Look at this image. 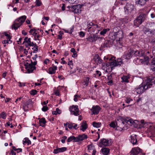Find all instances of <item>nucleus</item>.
<instances>
[{
	"instance_id": "34",
	"label": "nucleus",
	"mask_w": 155,
	"mask_h": 155,
	"mask_svg": "<svg viewBox=\"0 0 155 155\" xmlns=\"http://www.w3.org/2000/svg\"><path fill=\"white\" fill-rule=\"evenodd\" d=\"M144 31L145 34H153L151 32V30L150 28H144Z\"/></svg>"
},
{
	"instance_id": "2",
	"label": "nucleus",
	"mask_w": 155,
	"mask_h": 155,
	"mask_svg": "<svg viewBox=\"0 0 155 155\" xmlns=\"http://www.w3.org/2000/svg\"><path fill=\"white\" fill-rule=\"evenodd\" d=\"M118 119L117 120L116 122L117 125L116 129L117 130L121 131L124 129V126L125 123H127L131 125H133L134 126L135 125V123L134 122V121L133 119L130 117H127L124 119H123L121 117H119V119Z\"/></svg>"
},
{
	"instance_id": "57",
	"label": "nucleus",
	"mask_w": 155,
	"mask_h": 155,
	"mask_svg": "<svg viewBox=\"0 0 155 155\" xmlns=\"http://www.w3.org/2000/svg\"><path fill=\"white\" fill-rule=\"evenodd\" d=\"M150 77H153V78H154V79L153 80L152 82H153L154 84H155V74H153L152 75L150 76Z\"/></svg>"
},
{
	"instance_id": "37",
	"label": "nucleus",
	"mask_w": 155,
	"mask_h": 155,
	"mask_svg": "<svg viewBox=\"0 0 155 155\" xmlns=\"http://www.w3.org/2000/svg\"><path fill=\"white\" fill-rule=\"evenodd\" d=\"M110 30V29L109 28H106L104 29L102 31H101L100 34L101 35H104L105 34L106 32L109 31Z\"/></svg>"
},
{
	"instance_id": "56",
	"label": "nucleus",
	"mask_w": 155,
	"mask_h": 155,
	"mask_svg": "<svg viewBox=\"0 0 155 155\" xmlns=\"http://www.w3.org/2000/svg\"><path fill=\"white\" fill-rule=\"evenodd\" d=\"M74 101L75 102H77L78 101V98L80 97L77 95H75L74 96Z\"/></svg>"
},
{
	"instance_id": "52",
	"label": "nucleus",
	"mask_w": 155,
	"mask_h": 155,
	"mask_svg": "<svg viewBox=\"0 0 155 155\" xmlns=\"http://www.w3.org/2000/svg\"><path fill=\"white\" fill-rule=\"evenodd\" d=\"M74 124V123H68V127L69 129H71L73 128Z\"/></svg>"
},
{
	"instance_id": "25",
	"label": "nucleus",
	"mask_w": 155,
	"mask_h": 155,
	"mask_svg": "<svg viewBox=\"0 0 155 155\" xmlns=\"http://www.w3.org/2000/svg\"><path fill=\"white\" fill-rule=\"evenodd\" d=\"M109 149L106 148H102L101 150L102 153L104 155H107L109 152Z\"/></svg>"
},
{
	"instance_id": "12",
	"label": "nucleus",
	"mask_w": 155,
	"mask_h": 155,
	"mask_svg": "<svg viewBox=\"0 0 155 155\" xmlns=\"http://www.w3.org/2000/svg\"><path fill=\"white\" fill-rule=\"evenodd\" d=\"M141 150L138 147L133 148L130 151V155H137L141 151Z\"/></svg>"
},
{
	"instance_id": "16",
	"label": "nucleus",
	"mask_w": 155,
	"mask_h": 155,
	"mask_svg": "<svg viewBox=\"0 0 155 155\" xmlns=\"http://www.w3.org/2000/svg\"><path fill=\"white\" fill-rule=\"evenodd\" d=\"M100 110V107L98 106H93L91 110L93 112V114H97Z\"/></svg>"
},
{
	"instance_id": "59",
	"label": "nucleus",
	"mask_w": 155,
	"mask_h": 155,
	"mask_svg": "<svg viewBox=\"0 0 155 155\" xmlns=\"http://www.w3.org/2000/svg\"><path fill=\"white\" fill-rule=\"evenodd\" d=\"M63 139L61 140V141L62 143H64L65 142V140L67 139V137L64 136L63 137Z\"/></svg>"
},
{
	"instance_id": "10",
	"label": "nucleus",
	"mask_w": 155,
	"mask_h": 155,
	"mask_svg": "<svg viewBox=\"0 0 155 155\" xmlns=\"http://www.w3.org/2000/svg\"><path fill=\"white\" fill-rule=\"evenodd\" d=\"M81 6L80 5H73L71 6L72 11L76 13H80L81 11Z\"/></svg>"
},
{
	"instance_id": "50",
	"label": "nucleus",
	"mask_w": 155,
	"mask_h": 155,
	"mask_svg": "<svg viewBox=\"0 0 155 155\" xmlns=\"http://www.w3.org/2000/svg\"><path fill=\"white\" fill-rule=\"evenodd\" d=\"M9 41L10 42V43H11L12 42V41H9V40H5L2 41V43L4 44H7L9 43Z\"/></svg>"
},
{
	"instance_id": "22",
	"label": "nucleus",
	"mask_w": 155,
	"mask_h": 155,
	"mask_svg": "<svg viewBox=\"0 0 155 155\" xmlns=\"http://www.w3.org/2000/svg\"><path fill=\"white\" fill-rule=\"evenodd\" d=\"M148 0H136V4L140 5H143Z\"/></svg>"
},
{
	"instance_id": "29",
	"label": "nucleus",
	"mask_w": 155,
	"mask_h": 155,
	"mask_svg": "<svg viewBox=\"0 0 155 155\" xmlns=\"http://www.w3.org/2000/svg\"><path fill=\"white\" fill-rule=\"evenodd\" d=\"M46 121L44 118H42L39 120L40 125L42 127H44L46 123Z\"/></svg>"
},
{
	"instance_id": "40",
	"label": "nucleus",
	"mask_w": 155,
	"mask_h": 155,
	"mask_svg": "<svg viewBox=\"0 0 155 155\" xmlns=\"http://www.w3.org/2000/svg\"><path fill=\"white\" fill-rule=\"evenodd\" d=\"M94 25V24L92 22H91L89 23L87 25V28L89 30L92 27V26ZM89 31V30H88Z\"/></svg>"
},
{
	"instance_id": "26",
	"label": "nucleus",
	"mask_w": 155,
	"mask_h": 155,
	"mask_svg": "<svg viewBox=\"0 0 155 155\" xmlns=\"http://www.w3.org/2000/svg\"><path fill=\"white\" fill-rule=\"evenodd\" d=\"M134 55L137 56H141L143 55V52L137 50L134 51Z\"/></svg>"
},
{
	"instance_id": "32",
	"label": "nucleus",
	"mask_w": 155,
	"mask_h": 155,
	"mask_svg": "<svg viewBox=\"0 0 155 155\" xmlns=\"http://www.w3.org/2000/svg\"><path fill=\"white\" fill-rule=\"evenodd\" d=\"M23 142L24 144L25 143H27L28 145H29L31 144V142L30 140H29L28 138H25L23 140Z\"/></svg>"
},
{
	"instance_id": "20",
	"label": "nucleus",
	"mask_w": 155,
	"mask_h": 155,
	"mask_svg": "<svg viewBox=\"0 0 155 155\" xmlns=\"http://www.w3.org/2000/svg\"><path fill=\"white\" fill-rule=\"evenodd\" d=\"M66 150L67 148L66 147H63L54 149L53 152L54 153L57 154L60 152H62L65 151Z\"/></svg>"
},
{
	"instance_id": "63",
	"label": "nucleus",
	"mask_w": 155,
	"mask_h": 155,
	"mask_svg": "<svg viewBox=\"0 0 155 155\" xmlns=\"http://www.w3.org/2000/svg\"><path fill=\"white\" fill-rule=\"evenodd\" d=\"M152 53L153 56H154V58H153L155 59V48H153L152 50Z\"/></svg>"
},
{
	"instance_id": "5",
	"label": "nucleus",
	"mask_w": 155,
	"mask_h": 155,
	"mask_svg": "<svg viewBox=\"0 0 155 155\" xmlns=\"http://www.w3.org/2000/svg\"><path fill=\"white\" fill-rule=\"evenodd\" d=\"M145 19L144 15L143 14L140 15L134 21V25L137 27H138L142 24L143 21Z\"/></svg>"
},
{
	"instance_id": "38",
	"label": "nucleus",
	"mask_w": 155,
	"mask_h": 155,
	"mask_svg": "<svg viewBox=\"0 0 155 155\" xmlns=\"http://www.w3.org/2000/svg\"><path fill=\"white\" fill-rule=\"evenodd\" d=\"M94 26L92 27V29H94V30H93V32H94V29L96 28H97V30L98 31V32H99V31H100V29H101V28H100L99 27H98V26L97 25H93Z\"/></svg>"
},
{
	"instance_id": "17",
	"label": "nucleus",
	"mask_w": 155,
	"mask_h": 155,
	"mask_svg": "<svg viewBox=\"0 0 155 155\" xmlns=\"http://www.w3.org/2000/svg\"><path fill=\"white\" fill-rule=\"evenodd\" d=\"M87 137L86 135L83 134L82 135H80L76 137L77 142L80 141H82L85 139H86Z\"/></svg>"
},
{
	"instance_id": "7",
	"label": "nucleus",
	"mask_w": 155,
	"mask_h": 155,
	"mask_svg": "<svg viewBox=\"0 0 155 155\" xmlns=\"http://www.w3.org/2000/svg\"><path fill=\"white\" fill-rule=\"evenodd\" d=\"M134 9V5L127 3L124 8L125 12L126 14H129L131 13Z\"/></svg>"
},
{
	"instance_id": "31",
	"label": "nucleus",
	"mask_w": 155,
	"mask_h": 155,
	"mask_svg": "<svg viewBox=\"0 0 155 155\" xmlns=\"http://www.w3.org/2000/svg\"><path fill=\"white\" fill-rule=\"evenodd\" d=\"M89 81V78L88 77L85 78L84 79V81L83 84L85 86H87L88 84Z\"/></svg>"
},
{
	"instance_id": "44",
	"label": "nucleus",
	"mask_w": 155,
	"mask_h": 155,
	"mask_svg": "<svg viewBox=\"0 0 155 155\" xmlns=\"http://www.w3.org/2000/svg\"><path fill=\"white\" fill-rule=\"evenodd\" d=\"M35 3L36 5L38 6H40L41 4V2L39 0H36Z\"/></svg>"
},
{
	"instance_id": "23",
	"label": "nucleus",
	"mask_w": 155,
	"mask_h": 155,
	"mask_svg": "<svg viewBox=\"0 0 155 155\" xmlns=\"http://www.w3.org/2000/svg\"><path fill=\"white\" fill-rule=\"evenodd\" d=\"M129 77L128 75H123L121 77V82L128 83L129 82Z\"/></svg>"
},
{
	"instance_id": "15",
	"label": "nucleus",
	"mask_w": 155,
	"mask_h": 155,
	"mask_svg": "<svg viewBox=\"0 0 155 155\" xmlns=\"http://www.w3.org/2000/svg\"><path fill=\"white\" fill-rule=\"evenodd\" d=\"M19 18L16 19L14 22V24L12 26V29L14 28L15 30L17 29L19 27Z\"/></svg>"
},
{
	"instance_id": "19",
	"label": "nucleus",
	"mask_w": 155,
	"mask_h": 155,
	"mask_svg": "<svg viewBox=\"0 0 155 155\" xmlns=\"http://www.w3.org/2000/svg\"><path fill=\"white\" fill-rule=\"evenodd\" d=\"M87 128V125L86 124V121H83L81 123V126L80 127V130L84 132Z\"/></svg>"
},
{
	"instance_id": "36",
	"label": "nucleus",
	"mask_w": 155,
	"mask_h": 155,
	"mask_svg": "<svg viewBox=\"0 0 155 155\" xmlns=\"http://www.w3.org/2000/svg\"><path fill=\"white\" fill-rule=\"evenodd\" d=\"M61 113V110L58 108H57L55 111H52V113L53 114L57 115V114H60Z\"/></svg>"
},
{
	"instance_id": "54",
	"label": "nucleus",
	"mask_w": 155,
	"mask_h": 155,
	"mask_svg": "<svg viewBox=\"0 0 155 155\" xmlns=\"http://www.w3.org/2000/svg\"><path fill=\"white\" fill-rule=\"evenodd\" d=\"M65 32L66 33H68L69 34H71L73 31V29L72 28L70 29L69 30H64Z\"/></svg>"
},
{
	"instance_id": "11",
	"label": "nucleus",
	"mask_w": 155,
	"mask_h": 155,
	"mask_svg": "<svg viewBox=\"0 0 155 155\" xmlns=\"http://www.w3.org/2000/svg\"><path fill=\"white\" fill-rule=\"evenodd\" d=\"M99 144V146L100 147H106L109 145L108 140L105 139H103L101 140Z\"/></svg>"
},
{
	"instance_id": "41",
	"label": "nucleus",
	"mask_w": 155,
	"mask_h": 155,
	"mask_svg": "<svg viewBox=\"0 0 155 155\" xmlns=\"http://www.w3.org/2000/svg\"><path fill=\"white\" fill-rule=\"evenodd\" d=\"M109 42L108 41H105V42L104 43L103 45V47L104 48H107L109 46Z\"/></svg>"
},
{
	"instance_id": "30",
	"label": "nucleus",
	"mask_w": 155,
	"mask_h": 155,
	"mask_svg": "<svg viewBox=\"0 0 155 155\" xmlns=\"http://www.w3.org/2000/svg\"><path fill=\"white\" fill-rule=\"evenodd\" d=\"M26 18V17L25 15H23L20 17V26L22 25Z\"/></svg>"
},
{
	"instance_id": "49",
	"label": "nucleus",
	"mask_w": 155,
	"mask_h": 155,
	"mask_svg": "<svg viewBox=\"0 0 155 155\" xmlns=\"http://www.w3.org/2000/svg\"><path fill=\"white\" fill-rule=\"evenodd\" d=\"M33 46H34V51L35 52L36 51H38V46H37L36 44H35V45Z\"/></svg>"
},
{
	"instance_id": "18",
	"label": "nucleus",
	"mask_w": 155,
	"mask_h": 155,
	"mask_svg": "<svg viewBox=\"0 0 155 155\" xmlns=\"http://www.w3.org/2000/svg\"><path fill=\"white\" fill-rule=\"evenodd\" d=\"M57 69V66H55L53 64H52V67H50L49 68L48 73L51 74H54L55 72V70Z\"/></svg>"
},
{
	"instance_id": "3",
	"label": "nucleus",
	"mask_w": 155,
	"mask_h": 155,
	"mask_svg": "<svg viewBox=\"0 0 155 155\" xmlns=\"http://www.w3.org/2000/svg\"><path fill=\"white\" fill-rule=\"evenodd\" d=\"M37 61H36L33 62L31 61V64H27V65L25 64H24L25 66V68L23 67H21L20 65V67L21 68V71L25 73L24 72V69H26L28 73H32L33 70L35 69L36 67L35 66L37 64Z\"/></svg>"
},
{
	"instance_id": "51",
	"label": "nucleus",
	"mask_w": 155,
	"mask_h": 155,
	"mask_svg": "<svg viewBox=\"0 0 155 155\" xmlns=\"http://www.w3.org/2000/svg\"><path fill=\"white\" fill-rule=\"evenodd\" d=\"M97 61L98 63L99 64H100L102 62V60L99 57V56L98 55L97 56Z\"/></svg>"
},
{
	"instance_id": "24",
	"label": "nucleus",
	"mask_w": 155,
	"mask_h": 155,
	"mask_svg": "<svg viewBox=\"0 0 155 155\" xmlns=\"http://www.w3.org/2000/svg\"><path fill=\"white\" fill-rule=\"evenodd\" d=\"M150 67L151 70L155 71V59L154 58H153Z\"/></svg>"
},
{
	"instance_id": "45",
	"label": "nucleus",
	"mask_w": 155,
	"mask_h": 155,
	"mask_svg": "<svg viewBox=\"0 0 155 155\" xmlns=\"http://www.w3.org/2000/svg\"><path fill=\"white\" fill-rule=\"evenodd\" d=\"M30 93L32 95H35L36 94L37 91L35 90H33L30 91Z\"/></svg>"
},
{
	"instance_id": "33",
	"label": "nucleus",
	"mask_w": 155,
	"mask_h": 155,
	"mask_svg": "<svg viewBox=\"0 0 155 155\" xmlns=\"http://www.w3.org/2000/svg\"><path fill=\"white\" fill-rule=\"evenodd\" d=\"M88 149L90 151L93 150L92 153L94 152V151L96 150L95 149L94 146L92 144H91L88 146Z\"/></svg>"
},
{
	"instance_id": "35",
	"label": "nucleus",
	"mask_w": 155,
	"mask_h": 155,
	"mask_svg": "<svg viewBox=\"0 0 155 155\" xmlns=\"http://www.w3.org/2000/svg\"><path fill=\"white\" fill-rule=\"evenodd\" d=\"M101 123H96L95 122H94L93 123V126L97 128H98L101 127Z\"/></svg>"
},
{
	"instance_id": "9",
	"label": "nucleus",
	"mask_w": 155,
	"mask_h": 155,
	"mask_svg": "<svg viewBox=\"0 0 155 155\" xmlns=\"http://www.w3.org/2000/svg\"><path fill=\"white\" fill-rule=\"evenodd\" d=\"M69 110L71 112V114L78 116L79 115V110L78 106H74L70 107Z\"/></svg>"
},
{
	"instance_id": "48",
	"label": "nucleus",
	"mask_w": 155,
	"mask_h": 155,
	"mask_svg": "<svg viewBox=\"0 0 155 155\" xmlns=\"http://www.w3.org/2000/svg\"><path fill=\"white\" fill-rule=\"evenodd\" d=\"M6 116V114L5 112H2L1 114L0 117L4 119L5 118Z\"/></svg>"
},
{
	"instance_id": "47",
	"label": "nucleus",
	"mask_w": 155,
	"mask_h": 155,
	"mask_svg": "<svg viewBox=\"0 0 155 155\" xmlns=\"http://www.w3.org/2000/svg\"><path fill=\"white\" fill-rule=\"evenodd\" d=\"M36 31L35 29H31L29 31V33L31 34L32 35H35V32Z\"/></svg>"
},
{
	"instance_id": "27",
	"label": "nucleus",
	"mask_w": 155,
	"mask_h": 155,
	"mask_svg": "<svg viewBox=\"0 0 155 155\" xmlns=\"http://www.w3.org/2000/svg\"><path fill=\"white\" fill-rule=\"evenodd\" d=\"M76 140V137H75L74 136H72L68 138L67 140V142H69L73 141L74 142H77Z\"/></svg>"
},
{
	"instance_id": "46",
	"label": "nucleus",
	"mask_w": 155,
	"mask_h": 155,
	"mask_svg": "<svg viewBox=\"0 0 155 155\" xmlns=\"http://www.w3.org/2000/svg\"><path fill=\"white\" fill-rule=\"evenodd\" d=\"M137 103L138 105H140L141 104L142 102V98H139L137 100Z\"/></svg>"
},
{
	"instance_id": "13",
	"label": "nucleus",
	"mask_w": 155,
	"mask_h": 155,
	"mask_svg": "<svg viewBox=\"0 0 155 155\" xmlns=\"http://www.w3.org/2000/svg\"><path fill=\"white\" fill-rule=\"evenodd\" d=\"M29 105H32V102L31 100L28 99L26 102L24 103L22 105L23 109L25 111L27 110L28 107V106Z\"/></svg>"
},
{
	"instance_id": "64",
	"label": "nucleus",
	"mask_w": 155,
	"mask_h": 155,
	"mask_svg": "<svg viewBox=\"0 0 155 155\" xmlns=\"http://www.w3.org/2000/svg\"><path fill=\"white\" fill-rule=\"evenodd\" d=\"M73 61H70L68 63V65H69L70 67H71V69L72 68L71 67V65L72 66H73V63H72Z\"/></svg>"
},
{
	"instance_id": "28",
	"label": "nucleus",
	"mask_w": 155,
	"mask_h": 155,
	"mask_svg": "<svg viewBox=\"0 0 155 155\" xmlns=\"http://www.w3.org/2000/svg\"><path fill=\"white\" fill-rule=\"evenodd\" d=\"M150 29L151 30V32L153 33L154 31H155V23H152L150 24Z\"/></svg>"
},
{
	"instance_id": "6",
	"label": "nucleus",
	"mask_w": 155,
	"mask_h": 155,
	"mask_svg": "<svg viewBox=\"0 0 155 155\" xmlns=\"http://www.w3.org/2000/svg\"><path fill=\"white\" fill-rule=\"evenodd\" d=\"M86 39L90 42H94L97 40H99V41L100 42L102 40L103 38L96 35H93L89 36L86 38Z\"/></svg>"
},
{
	"instance_id": "4",
	"label": "nucleus",
	"mask_w": 155,
	"mask_h": 155,
	"mask_svg": "<svg viewBox=\"0 0 155 155\" xmlns=\"http://www.w3.org/2000/svg\"><path fill=\"white\" fill-rule=\"evenodd\" d=\"M110 62L108 63V65H110L111 67V68L112 67H115L118 65H121L122 63V60L120 58L118 59L117 60L113 59V58H109Z\"/></svg>"
},
{
	"instance_id": "43",
	"label": "nucleus",
	"mask_w": 155,
	"mask_h": 155,
	"mask_svg": "<svg viewBox=\"0 0 155 155\" xmlns=\"http://www.w3.org/2000/svg\"><path fill=\"white\" fill-rule=\"evenodd\" d=\"M110 126L114 128L116 127V124L115 122L114 121H112L109 124Z\"/></svg>"
},
{
	"instance_id": "60",
	"label": "nucleus",
	"mask_w": 155,
	"mask_h": 155,
	"mask_svg": "<svg viewBox=\"0 0 155 155\" xmlns=\"http://www.w3.org/2000/svg\"><path fill=\"white\" fill-rule=\"evenodd\" d=\"M48 108L46 106H44L42 108V110L44 111H46L48 110Z\"/></svg>"
},
{
	"instance_id": "42",
	"label": "nucleus",
	"mask_w": 155,
	"mask_h": 155,
	"mask_svg": "<svg viewBox=\"0 0 155 155\" xmlns=\"http://www.w3.org/2000/svg\"><path fill=\"white\" fill-rule=\"evenodd\" d=\"M121 38H119V40L117 41V46H118L119 48H121L122 47V43L121 42L120 39Z\"/></svg>"
},
{
	"instance_id": "53",
	"label": "nucleus",
	"mask_w": 155,
	"mask_h": 155,
	"mask_svg": "<svg viewBox=\"0 0 155 155\" xmlns=\"http://www.w3.org/2000/svg\"><path fill=\"white\" fill-rule=\"evenodd\" d=\"M79 35L81 37H83L85 35V33L83 31H80L79 32Z\"/></svg>"
},
{
	"instance_id": "21",
	"label": "nucleus",
	"mask_w": 155,
	"mask_h": 155,
	"mask_svg": "<svg viewBox=\"0 0 155 155\" xmlns=\"http://www.w3.org/2000/svg\"><path fill=\"white\" fill-rule=\"evenodd\" d=\"M30 40V38H28L27 37H26L24 39V41L26 42L29 46H33L36 43H34L33 42H31Z\"/></svg>"
},
{
	"instance_id": "58",
	"label": "nucleus",
	"mask_w": 155,
	"mask_h": 155,
	"mask_svg": "<svg viewBox=\"0 0 155 155\" xmlns=\"http://www.w3.org/2000/svg\"><path fill=\"white\" fill-rule=\"evenodd\" d=\"M95 74L96 75V76H100L101 75V72L98 71H96V73Z\"/></svg>"
},
{
	"instance_id": "62",
	"label": "nucleus",
	"mask_w": 155,
	"mask_h": 155,
	"mask_svg": "<svg viewBox=\"0 0 155 155\" xmlns=\"http://www.w3.org/2000/svg\"><path fill=\"white\" fill-rule=\"evenodd\" d=\"M79 127V126L76 124L74 123V124L73 125V128H74L75 129H77Z\"/></svg>"
},
{
	"instance_id": "39",
	"label": "nucleus",
	"mask_w": 155,
	"mask_h": 155,
	"mask_svg": "<svg viewBox=\"0 0 155 155\" xmlns=\"http://www.w3.org/2000/svg\"><path fill=\"white\" fill-rule=\"evenodd\" d=\"M124 100L125 102L127 104H129L131 101H133V100L132 99L128 97H125Z\"/></svg>"
},
{
	"instance_id": "1",
	"label": "nucleus",
	"mask_w": 155,
	"mask_h": 155,
	"mask_svg": "<svg viewBox=\"0 0 155 155\" xmlns=\"http://www.w3.org/2000/svg\"><path fill=\"white\" fill-rule=\"evenodd\" d=\"M154 78L150 77H146L145 78V81L139 86L138 87L136 90L137 92L139 94L143 93L145 91L149 88L151 87L152 85L153 80Z\"/></svg>"
},
{
	"instance_id": "14",
	"label": "nucleus",
	"mask_w": 155,
	"mask_h": 155,
	"mask_svg": "<svg viewBox=\"0 0 155 155\" xmlns=\"http://www.w3.org/2000/svg\"><path fill=\"white\" fill-rule=\"evenodd\" d=\"M129 140L130 142L133 145L136 144L137 142L136 135L133 134L131 135L129 138Z\"/></svg>"
},
{
	"instance_id": "8",
	"label": "nucleus",
	"mask_w": 155,
	"mask_h": 155,
	"mask_svg": "<svg viewBox=\"0 0 155 155\" xmlns=\"http://www.w3.org/2000/svg\"><path fill=\"white\" fill-rule=\"evenodd\" d=\"M134 51L130 48L124 52V57L126 59H130L134 55Z\"/></svg>"
},
{
	"instance_id": "61",
	"label": "nucleus",
	"mask_w": 155,
	"mask_h": 155,
	"mask_svg": "<svg viewBox=\"0 0 155 155\" xmlns=\"http://www.w3.org/2000/svg\"><path fill=\"white\" fill-rule=\"evenodd\" d=\"M68 2L71 4H74L76 2V0H67Z\"/></svg>"
},
{
	"instance_id": "55",
	"label": "nucleus",
	"mask_w": 155,
	"mask_h": 155,
	"mask_svg": "<svg viewBox=\"0 0 155 155\" xmlns=\"http://www.w3.org/2000/svg\"><path fill=\"white\" fill-rule=\"evenodd\" d=\"M4 35L5 36L7 37V39L9 40V41H10V39L11 38V37L10 35H9L7 33H6L5 32L4 33Z\"/></svg>"
}]
</instances>
